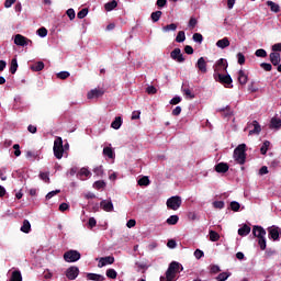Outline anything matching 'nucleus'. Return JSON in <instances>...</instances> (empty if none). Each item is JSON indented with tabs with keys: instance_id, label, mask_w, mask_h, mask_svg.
<instances>
[{
	"instance_id": "obj_62",
	"label": "nucleus",
	"mask_w": 281,
	"mask_h": 281,
	"mask_svg": "<svg viewBox=\"0 0 281 281\" xmlns=\"http://www.w3.org/2000/svg\"><path fill=\"white\" fill-rule=\"evenodd\" d=\"M237 60H238V65H244L245 64V55L243 53H238Z\"/></svg>"
},
{
	"instance_id": "obj_33",
	"label": "nucleus",
	"mask_w": 281,
	"mask_h": 281,
	"mask_svg": "<svg viewBox=\"0 0 281 281\" xmlns=\"http://www.w3.org/2000/svg\"><path fill=\"white\" fill-rule=\"evenodd\" d=\"M112 128H114V131H119V128H121L122 126V117L121 116H116L114 119V121L111 123Z\"/></svg>"
},
{
	"instance_id": "obj_40",
	"label": "nucleus",
	"mask_w": 281,
	"mask_h": 281,
	"mask_svg": "<svg viewBox=\"0 0 281 281\" xmlns=\"http://www.w3.org/2000/svg\"><path fill=\"white\" fill-rule=\"evenodd\" d=\"M105 274L110 280H115V278H117V271H115V269H108Z\"/></svg>"
},
{
	"instance_id": "obj_3",
	"label": "nucleus",
	"mask_w": 281,
	"mask_h": 281,
	"mask_svg": "<svg viewBox=\"0 0 281 281\" xmlns=\"http://www.w3.org/2000/svg\"><path fill=\"white\" fill-rule=\"evenodd\" d=\"M213 78L215 82H220V85H224L226 89H232V87H234L232 86V82H234V80L229 75L217 74V75H213Z\"/></svg>"
},
{
	"instance_id": "obj_28",
	"label": "nucleus",
	"mask_w": 281,
	"mask_h": 281,
	"mask_svg": "<svg viewBox=\"0 0 281 281\" xmlns=\"http://www.w3.org/2000/svg\"><path fill=\"white\" fill-rule=\"evenodd\" d=\"M216 46L220 47L221 49H225V47H229V38L224 37L222 40H218L216 42Z\"/></svg>"
},
{
	"instance_id": "obj_43",
	"label": "nucleus",
	"mask_w": 281,
	"mask_h": 281,
	"mask_svg": "<svg viewBox=\"0 0 281 281\" xmlns=\"http://www.w3.org/2000/svg\"><path fill=\"white\" fill-rule=\"evenodd\" d=\"M258 245H259L261 251H265V249H267V239L265 237H259Z\"/></svg>"
},
{
	"instance_id": "obj_39",
	"label": "nucleus",
	"mask_w": 281,
	"mask_h": 281,
	"mask_svg": "<svg viewBox=\"0 0 281 281\" xmlns=\"http://www.w3.org/2000/svg\"><path fill=\"white\" fill-rule=\"evenodd\" d=\"M186 41V32L179 31L176 36V43H183Z\"/></svg>"
},
{
	"instance_id": "obj_29",
	"label": "nucleus",
	"mask_w": 281,
	"mask_h": 281,
	"mask_svg": "<svg viewBox=\"0 0 281 281\" xmlns=\"http://www.w3.org/2000/svg\"><path fill=\"white\" fill-rule=\"evenodd\" d=\"M30 68L32 71H43L45 69V63L37 61L33 64Z\"/></svg>"
},
{
	"instance_id": "obj_21",
	"label": "nucleus",
	"mask_w": 281,
	"mask_h": 281,
	"mask_svg": "<svg viewBox=\"0 0 281 281\" xmlns=\"http://www.w3.org/2000/svg\"><path fill=\"white\" fill-rule=\"evenodd\" d=\"M270 63L274 66L278 67V65H280V53H271L270 55Z\"/></svg>"
},
{
	"instance_id": "obj_17",
	"label": "nucleus",
	"mask_w": 281,
	"mask_h": 281,
	"mask_svg": "<svg viewBox=\"0 0 281 281\" xmlns=\"http://www.w3.org/2000/svg\"><path fill=\"white\" fill-rule=\"evenodd\" d=\"M229 170V165H227V162H218L215 166V171H217L218 173L225 175V172H227Z\"/></svg>"
},
{
	"instance_id": "obj_26",
	"label": "nucleus",
	"mask_w": 281,
	"mask_h": 281,
	"mask_svg": "<svg viewBox=\"0 0 281 281\" xmlns=\"http://www.w3.org/2000/svg\"><path fill=\"white\" fill-rule=\"evenodd\" d=\"M21 232H23V234H30V232H32V224H30V221L24 220L23 224L21 226Z\"/></svg>"
},
{
	"instance_id": "obj_20",
	"label": "nucleus",
	"mask_w": 281,
	"mask_h": 281,
	"mask_svg": "<svg viewBox=\"0 0 281 281\" xmlns=\"http://www.w3.org/2000/svg\"><path fill=\"white\" fill-rule=\"evenodd\" d=\"M87 280H91V281H104L106 280V278H104V276L102 274H98V273H87Z\"/></svg>"
},
{
	"instance_id": "obj_10",
	"label": "nucleus",
	"mask_w": 281,
	"mask_h": 281,
	"mask_svg": "<svg viewBox=\"0 0 281 281\" xmlns=\"http://www.w3.org/2000/svg\"><path fill=\"white\" fill-rule=\"evenodd\" d=\"M113 262H115V257L113 256L101 257L99 259L98 267L99 269H102V267H106V265H113Z\"/></svg>"
},
{
	"instance_id": "obj_37",
	"label": "nucleus",
	"mask_w": 281,
	"mask_h": 281,
	"mask_svg": "<svg viewBox=\"0 0 281 281\" xmlns=\"http://www.w3.org/2000/svg\"><path fill=\"white\" fill-rule=\"evenodd\" d=\"M167 225H177L179 223V215H171L166 221Z\"/></svg>"
},
{
	"instance_id": "obj_50",
	"label": "nucleus",
	"mask_w": 281,
	"mask_h": 281,
	"mask_svg": "<svg viewBox=\"0 0 281 281\" xmlns=\"http://www.w3.org/2000/svg\"><path fill=\"white\" fill-rule=\"evenodd\" d=\"M69 76H70L69 71H60L57 74V78H59V80H67Z\"/></svg>"
},
{
	"instance_id": "obj_11",
	"label": "nucleus",
	"mask_w": 281,
	"mask_h": 281,
	"mask_svg": "<svg viewBox=\"0 0 281 281\" xmlns=\"http://www.w3.org/2000/svg\"><path fill=\"white\" fill-rule=\"evenodd\" d=\"M102 95H104V90L95 88L88 92L87 98L88 100H93V98H102Z\"/></svg>"
},
{
	"instance_id": "obj_61",
	"label": "nucleus",
	"mask_w": 281,
	"mask_h": 281,
	"mask_svg": "<svg viewBox=\"0 0 281 281\" xmlns=\"http://www.w3.org/2000/svg\"><path fill=\"white\" fill-rule=\"evenodd\" d=\"M79 175L81 177H91V171H89V169H87V168H81Z\"/></svg>"
},
{
	"instance_id": "obj_53",
	"label": "nucleus",
	"mask_w": 281,
	"mask_h": 281,
	"mask_svg": "<svg viewBox=\"0 0 281 281\" xmlns=\"http://www.w3.org/2000/svg\"><path fill=\"white\" fill-rule=\"evenodd\" d=\"M261 69H263L265 71H271V69H273V66L269 63H261L260 64Z\"/></svg>"
},
{
	"instance_id": "obj_14",
	"label": "nucleus",
	"mask_w": 281,
	"mask_h": 281,
	"mask_svg": "<svg viewBox=\"0 0 281 281\" xmlns=\"http://www.w3.org/2000/svg\"><path fill=\"white\" fill-rule=\"evenodd\" d=\"M252 235L255 236V238H265V236H267V231H265L262 226H254Z\"/></svg>"
},
{
	"instance_id": "obj_8",
	"label": "nucleus",
	"mask_w": 281,
	"mask_h": 281,
	"mask_svg": "<svg viewBox=\"0 0 281 281\" xmlns=\"http://www.w3.org/2000/svg\"><path fill=\"white\" fill-rule=\"evenodd\" d=\"M14 44L18 45L19 47H25L27 45H32V40L21 35V34H16L14 36Z\"/></svg>"
},
{
	"instance_id": "obj_16",
	"label": "nucleus",
	"mask_w": 281,
	"mask_h": 281,
	"mask_svg": "<svg viewBox=\"0 0 281 281\" xmlns=\"http://www.w3.org/2000/svg\"><path fill=\"white\" fill-rule=\"evenodd\" d=\"M168 269H169V273L170 271H172L177 276V273H181V271H183V266H181V263L177 261H172L169 265Z\"/></svg>"
},
{
	"instance_id": "obj_63",
	"label": "nucleus",
	"mask_w": 281,
	"mask_h": 281,
	"mask_svg": "<svg viewBox=\"0 0 281 281\" xmlns=\"http://www.w3.org/2000/svg\"><path fill=\"white\" fill-rule=\"evenodd\" d=\"M211 273H221V267L216 265L211 266Z\"/></svg>"
},
{
	"instance_id": "obj_6",
	"label": "nucleus",
	"mask_w": 281,
	"mask_h": 281,
	"mask_svg": "<svg viewBox=\"0 0 281 281\" xmlns=\"http://www.w3.org/2000/svg\"><path fill=\"white\" fill-rule=\"evenodd\" d=\"M181 196L175 195L167 200V207L168 210H173L176 212V210H179V207H181Z\"/></svg>"
},
{
	"instance_id": "obj_47",
	"label": "nucleus",
	"mask_w": 281,
	"mask_h": 281,
	"mask_svg": "<svg viewBox=\"0 0 281 281\" xmlns=\"http://www.w3.org/2000/svg\"><path fill=\"white\" fill-rule=\"evenodd\" d=\"M192 38L194 43H199L200 45L203 43V35L201 33H194Z\"/></svg>"
},
{
	"instance_id": "obj_13",
	"label": "nucleus",
	"mask_w": 281,
	"mask_h": 281,
	"mask_svg": "<svg viewBox=\"0 0 281 281\" xmlns=\"http://www.w3.org/2000/svg\"><path fill=\"white\" fill-rule=\"evenodd\" d=\"M269 238L272 240H280V228L272 226L268 228Z\"/></svg>"
},
{
	"instance_id": "obj_24",
	"label": "nucleus",
	"mask_w": 281,
	"mask_h": 281,
	"mask_svg": "<svg viewBox=\"0 0 281 281\" xmlns=\"http://www.w3.org/2000/svg\"><path fill=\"white\" fill-rule=\"evenodd\" d=\"M251 234V227L247 224H244L243 227L238 229L239 236H249Z\"/></svg>"
},
{
	"instance_id": "obj_4",
	"label": "nucleus",
	"mask_w": 281,
	"mask_h": 281,
	"mask_svg": "<svg viewBox=\"0 0 281 281\" xmlns=\"http://www.w3.org/2000/svg\"><path fill=\"white\" fill-rule=\"evenodd\" d=\"M227 67H229V65L227 64V59L220 58L213 66V76H216L217 74H227Z\"/></svg>"
},
{
	"instance_id": "obj_41",
	"label": "nucleus",
	"mask_w": 281,
	"mask_h": 281,
	"mask_svg": "<svg viewBox=\"0 0 281 281\" xmlns=\"http://www.w3.org/2000/svg\"><path fill=\"white\" fill-rule=\"evenodd\" d=\"M137 183L138 186H150V179H148L147 176H144L140 179H138Z\"/></svg>"
},
{
	"instance_id": "obj_34",
	"label": "nucleus",
	"mask_w": 281,
	"mask_h": 281,
	"mask_svg": "<svg viewBox=\"0 0 281 281\" xmlns=\"http://www.w3.org/2000/svg\"><path fill=\"white\" fill-rule=\"evenodd\" d=\"M104 8H105L106 12H111L112 10H115L117 8V1L112 0L108 3H105Z\"/></svg>"
},
{
	"instance_id": "obj_22",
	"label": "nucleus",
	"mask_w": 281,
	"mask_h": 281,
	"mask_svg": "<svg viewBox=\"0 0 281 281\" xmlns=\"http://www.w3.org/2000/svg\"><path fill=\"white\" fill-rule=\"evenodd\" d=\"M249 80V77L245 74V70H239L238 71V82L244 87V85H247Z\"/></svg>"
},
{
	"instance_id": "obj_31",
	"label": "nucleus",
	"mask_w": 281,
	"mask_h": 281,
	"mask_svg": "<svg viewBox=\"0 0 281 281\" xmlns=\"http://www.w3.org/2000/svg\"><path fill=\"white\" fill-rule=\"evenodd\" d=\"M209 236L212 243H218L221 240V235L216 231H210Z\"/></svg>"
},
{
	"instance_id": "obj_54",
	"label": "nucleus",
	"mask_w": 281,
	"mask_h": 281,
	"mask_svg": "<svg viewBox=\"0 0 281 281\" xmlns=\"http://www.w3.org/2000/svg\"><path fill=\"white\" fill-rule=\"evenodd\" d=\"M40 179L44 181L45 183H49V173L48 172H41L40 173Z\"/></svg>"
},
{
	"instance_id": "obj_48",
	"label": "nucleus",
	"mask_w": 281,
	"mask_h": 281,
	"mask_svg": "<svg viewBox=\"0 0 281 281\" xmlns=\"http://www.w3.org/2000/svg\"><path fill=\"white\" fill-rule=\"evenodd\" d=\"M227 278H229V272H222L215 278V280L225 281L227 280Z\"/></svg>"
},
{
	"instance_id": "obj_9",
	"label": "nucleus",
	"mask_w": 281,
	"mask_h": 281,
	"mask_svg": "<svg viewBox=\"0 0 281 281\" xmlns=\"http://www.w3.org/2000/svg\"><path fill=\"white\" fill-rule=\"evenodd\" d=\"M170 57L172 60H176V63H186V57H183V54L181 53V48H175L170 53Z\"/></svg>"
},
{
	"instance_id": "obj_58",
	"label": "nucleus",
	"mask_w": 281,
	"mask_h": 281,
	"mask_svg": "<svg viewBox=\"0 0 281 281\" xmlns=\"http://www.w3.org/2000/svg\"><path fill=\"white\" fill-rule=\"evenodd\" d=\"M213 206L216 210H223V207H225V202H223V201H215V202H213Z\"/></svg>"
},
{
	"instance_id": "obj_36",
	"label": "nucleus",
	"mask_w": 281,
	"mask_h": 281,
	"mask_svg": "<svg viewBox=\"0 0 281 281\" xmlns=\"http://www.w3.org/2000/svg\"><path fill=\"white\" fill-rule=\"evenodd\" d=\"M161 14H164V12L161 11H155L150 14V19L153 21V23H157L159 21V19H161Z\"/></svg>"
},
{
	"instance_id": "obj_52",
	"label": "nucleus",
	"mask_w": 281,
	"mask_h": 281,
	"mask_svg": "<svg viewBox=\"0 0 281 281\" xmlns=\"http://www.w3.org/2000/svg\"><path fill=\"white\" fill-rule=\"evenodd\" d=\"M231 210L233 212H238L240 210V203L236 201L231 202Z\"/></svg>"
},
{
	"instance_id": "obj_35",
	"label": "nucleus",
	"mask_w": 281,
	"mask_h": 281,
	"mask_svg": "<svg viewBox=\"0 0 281 281\" xmlns=\"http://www.w3.org/2000/svg\"><path fill=\"white\" fill-rule=\"evenodd\" d=\"M16 69H19V63L16 61V58H13L11 60L9 71H10V74L14 75V74H16Z\"/></svg>"
},
{
	"instance_id": "obj_5",
	"label": "nucleus",
	"mask_w": 281,
	"mask_h": 281,
	"mask_svg": "<svg viewBox=\"0 0 281 281\" xmlns=\"http://www.w3.org/2000/svg\"><path fill=\"white\" fill-rule=\"evenodd\" d=\"M80 258H82V255L78 250H68L64 254L65 262H78Z\"/></svg>"
},
{
	"instance_id": "obj_18",
	"label": "nucleus",
	"mask_w": 281,
	"mask_h": 281,
	"mask_svg": "<svg viewBox=\"0 0 281 281\" xmlns=\"http://www.w3.org/2000/svg\"><path fill=\"white\" fill-rule=\"evenodd\" d=\"M100 205H101V207H102V210L104 212H113V202L106 201V200H102L100 202Z\"/></svg>"
},
{
	"instance_id": "obj_30",
	"label": "nucleus",
	"mask_w": 281,
	"mask_h": 281,
	"mask_svg": "<svg viewBox=\"0 0 281 281\" xmlns=\"http://www.w3.org/2000/svg\"><path fill=\"white\" fill-rule=\"evenodd\" d=\"M266 4L268 5V8H270L271 12H276V13L280 12V4L271 0H268Z\"/></svg>"
},
{
	"instance_id": "obj_42",
	"label": "nucleus",
	"mask_w": 281,
	"mask_h": 281,
	"mask_svg": "<svg viewBox=\"0 0 281 281\" xmlns=\"http://www.w3.org/2000/svg\"><path fill=\"white\" fill-rule=\"evenodd\" d=\"M93 188H95V190H102V188H106V182H104V180H98L93 183Z\"/></svg>"
},
{
	"instance_id": "obj_49",
	"label": "nucleus",
	"mask_w": 281,
	"mask_h": 281,
	"mask_svg": "<svg viewBox=\"0 0 281 281\" xmlns=\"http://www.w3.org/2000/svg\"><path fill=\"white\" fill-rule=\"evenodd\" d=\"M87 14H89V9L85 8V9H81V10L77 13V18H78V19H85V16H87Z\"/></svg>"
},
{
	"instance_id": "obj_46",
	"label": "nucleus",
	"mask_w": 281,
	"mask_h": 281,
	"mask_svg": "<svg viewBox=\"0 0 281 281\" xmlns=\"http://www.w3.org/2000/svg\"><path fill=\"white\" fill-rule=\"evenodd\" d=\"M93 172L97 177H102L104 175V167L98 166L93 169Z\"/></svg>"
},
{
	"instance_id": "obj_25",
	"label": "nucleus",
	"mask_w": 281,
	"mask_h": 281,
	"mask_svg": "<svg viewBox=\"0 0 281 281\" xmlns=\"http://www.w3.org/2000/svg\"><path fill=\"white\" fill-rule=\"evenodd\" d=\"M9 281H23V274H21V270H14L11 272Z\"/></svg>"
},
{
	"instance_id": "obj_44",
	"label": "nucleus",
	"mask_w": 281,
	"mask_h": 281,
	"mask_svg": "<svg viewBox=\"0 0 281 281\" xmlns=\"http://www.w3.org/2000/svg\"><path fill=\"white\" fill-rule=\"evenodd\" d=\"M176 31H177V24L175 23H171L162 27V32H176Z\"/></svg>"
},
{
	"instance_id": "obj_12",
	"label": "nucleus",
	"mask_w": 281,
	"mask_h": 281,
	"mask_svg": "<svg viewBox=\"0 0 281 281\" xmlns=\"http://www.w3.org/2000/svg\"><path fill=\"white\" fill-rule=\"evenodd\" d=\"M195 67L201 71V74H207V61L204 57H200L195 64Z\"/></svg>"
},
{
	"instance_id": "obj_38",
	"label": "nucleus",
	"mask_w": 281,
	"mask_h": 281,
	"mask_svg": "<svg viewBox=\"0 0 281 281\" xmlns=\"http://www.w3.org/2000/svg\"><path fill=\"white\" fill-rule=\"evenodd\" d=\"M269 146H271V143L269 140H265L262 146L260 147L261 155H267V151L269 150Z\"/></svg>"
},
{
	"instance_id": "obj_60",
	"label": "nucleus",
	"mask_w": 281,
	"mask_h": 281,
	"mask_svg": "<svg viewBox=\"0 0 281 281\" xmlns=\"http://www.w3.org/2000/svg\"><path fill=\"white\" fill-rule=\"evenodd\" d=\"M56 194H60V190L50 191L46 194V201H49L53 196H56Z\"/></svg>"
},
{
	"instance_id": "obj_7",
	"label": "nucleus",
	"mask_w": 281,
	"mask_h": 281,
	"mask_svg": "<svg viewBox=\"0 0 281 281\" xmlns=\"http://www.w3.org/2000/svg\"><path fill=\"white\" fill-rule=\"evenodd\" d=\"M65 276L68 280H76L80 276V269L76 266H71L66 269Z\"/></svg>"
},
{
	"instance_id": "obj_55",
	"label": "nucleus",
	"mask_w": 281,
	"mask_h": 281,
	"mask_svg": "<svg viewBox=\"0 0 281 281\" xmlns=\"http://www.w3.org/2000/svg\"><path fill=\"white\" fill-rule=\"evenodd\" d=\"M146 93H148V95H155V93H157V88H155V86H148L146 88Z\"/></svg>"
},
{
	"instance_id": "obj_2",
	"label": "nucleus",
	"mask_w": 281,
	"mask_h": 281,
	"mask_svg": "<svg viewBox=\"0 0 281 281\" xmlns=\"http://www.w3.org/2000/svg\"><path fill=\"white\" fill-rule=\"evenodd\" d=\"M53 153L56 159H63L65 155V147L63 145V137L57 136L54 140Z\"/></svg>"
},
{
	"instance_id": "obj_23",
	"label": "nucleus",
	"mask_w": 281,
	"mask_h": 281,
	"mask_svg": "<svg viewBox=\"0 0 281 281\" xmlns=\"http://www.w3.org/2000/svg\"><path fill=\"white\" fill-rule=\"evenodd\" d=\"M177 278L176 272L170 271L169 268L166 271V277H160V281H175Z\"/></svg>"
},
{
	"instance_id": "obj_64",
	"label": "nucleus",
	"mask_w": 281,
	"mask_h": 281,
	"mask_svg": "<svg viewBox=\"0 0 281 281\" xmlns=\"http://www.w3.org/2000/svg\"><path fill=\"white\" fill-rule=\"evenodd\" d=\"M272 52H281V43H277L272 45Z\"/></svg>"
},
{
	"instance_id": "obj_51",
	"label": "nucleus",
	"mask_w": 281,
	"mask_h": 281,
	"mask_svg": "<svg viewBox=\"0 0 281 281\" xmlns=\"http://www.w3.org/2000/svg\"><path fill=\"white\" fill-rule=\"evenodd\" d=\"M36 34H38L41 38H45V36H47V30L45 26H42L36 31Z\"/></svg>"
},
{
	"instance_id": "obj_45",
	"label": "nucleus",
	"mask_w": 281,
	"mask_h": 281,
	"mask_svg": "<svg viewBox=\"0 0 281 281\" xmlns=\"http://www.w3.org/2000/svg\"><path fill=\"white\" fill-rule=\"evenodd\" d=\"M255 56H257V58H267V50L259 48L255 52Z\"/></svg>"
},
{
	"instance_id": "obj_1",
	"label": "nucleus",
	"mask_w": 281,
	"mask_h": 281,
	"mask_svg": "<svg viewBox=\"0 0 281 281\" xmlns=\"http://www.w3.org/2000/svg\"><path fill=\"white\" fill-rule=\"evenodd\" d=\"M233 157L239 166H245V162L247 161V145L240 144L238 145L233 153Z\"/></svg>"
},
{
	"instance_id": "obj_27",
	"label": "nucleus",
	"mask_w": 281,
	"mask_h": 281,
	"mask_svg": "<svg viewBox=\"0 0 281 281\" xmlns=\"http://www.w3.org/2000/svg\"><path fill=\"white\" fill-rule=\"evenodd\" d=\"M269 128H277V130L281 128V119H278V117L273 116L270 120Z\"/></svg>"
},
{
	"instance_id": "obj_19",
	"label": "nucleus",
	"mask_w": 281,
	"mask_h": 281,
	"mask_svg": "<svg viewBox=\"0 0 281 281\" xmlns=\"http://www.w3.org/2000/svg\"><path fill=\"white\" fill-rule=\"evenodd\" d=\"M217 113H221L222 117H232V108L226 105L225 108L217 109Z\"/></svg>"
},
{
	"instance_id": "obj_56",
	"label": "nucleus",
	"mask_w": 281,
	"mask_h": 281,
	"mask_svg": "<svg viewBox=\"0 0 281 281\" xmlns=\"http://www.w3.org/2000/svg\"><path fill=\"white\" fill-rule=\"evenodd\" d=\"M66 14H67L68 19H70V21H74V19H76V11L74 9H68L66 11Z\"/></svg>"
},
{
	"instance_id": "obj_15",
	"label": "nucleus",
	"mask_w": 281,
	"mask_h": 281,
	"mask_svg": "<svg viewBox=\"0 0 281 281\" xmlns=\"http://www.w3.org/2000/svg\"><path fill=\"white\" fill-rule=\"evenodd\" d=\"M251 127L254 128L249 131V135H259L260 131H262L258 121H252L250 124H248V128Z\"/></svg>"
},
{
	"instance_id": "obj_32",
	"label": "nucleus",
	"mask_w": 281,
	"mask_h": 281,
	"mask_svg": "<svg viewBox=\"0 0 281 281\" xmlns=\"http://www.w3.org/2000/svg\"><path fill=\"white\" fill-rule=\"evenodd\" d=\"M103 155L105 157H109V159H114L115 158V151H113V148H111V147H104L103 148Z\"/></svg>"
},
{
	"instance_id": "obj_57",
	"label": "nucleus",
	"mask_w": 281,
	"mask_h": 281,
	"mask_svg": "<svg viewBox=\"0 0 281 281\" xmlns=\"http://www.w3.org/2000/svg\"><path fill=\"white\" fill-rule=\"evenodd\" d=\"M184 95H187V98H190V100H194V93H192V91L189 88H184L182 89Z\"/></svg>"
},
{
	"instance_id": "obj_59",
	"label": "nucleus",
	"mask_w": 281,
	"mask_h": 281,
	"mask_svg": "<svg viewBox=\"0 0 281 281\" xmlns=\"http://www.w3.org/2000/svg\"><path fill=\"white\" fill-rule=\"evenodd\" d=\"M196 23H199V21H196L195 18H190V20H189V27L191 30H194L196 27Z\"/></svg>"
}]
</instances>
